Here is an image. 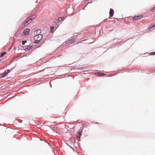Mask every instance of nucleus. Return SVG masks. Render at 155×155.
I'll list each match as a JSON object with an SVG mask.
<instances>
[{"instance_id":"12","label":"nucleus","mask_w":155,"mask_h":155,"mask_svg":"<svg viewBox=\"0 0 155 155\" xmlns=\"http://www.w3.org/2000/svg\"><path fill=\"white\" fill-rule=\"evenodd\" d=\"M62 18H61V17H59L58 20V24H60L61 21V19H62Z\"/></svg>"},{"instance_id":"4","label":"nucleus","mask_w":155,"mask_h":155,"mask_svg":"<svg viewBox=\"0 0 155 155\" xmlns=\"http://www.w3.org/2000/svg\"><path fill=\"white\" fill-rule=\"evenodd\" d=\"M114 10L112 8H110L109 11L110 16L111 17H112L114 15Z\"/></svg>"},{"instance_id":"6","label":"nucleus","mask_w":155,"mask_h":155,"mask_svg":"<svg viewBox=\"0 0 155 155\" xmlns=\"http://www.w3.org/2000/svg\"><path fill=\"white\" fill-rule=\"evenodd\" d=\"M32 21V19L30 18L29 19L26 20L25 21V23L26 24V25H28Z\"/></svg>"},{"instance_id":"15","label":"nucleus","mask_w":155,"mask_h":155,"mask_svg":"<svg viewBox=\"0 0 155 155\" xmlns=\"http://www.w3.org/2000/svg\"><path fill=\"white\" fill-rule=\"evenodd\" d=\"M39 42H40V41H39V40H35L34 41V44H37V43H38Z\"/></svg>"},{"instance_id":"20","label":"nucleus","mask_w":155,"mask_h":155,"mask_svg":"<svg viewBox=\"0 0 155 155\" xmlns=\"http://www.w3.org/2000/svg\"><path fill=\"white\" fill-rule=\"evenodd\" d=\"M137 18L136 17V16H135V17H134L133 18V20H137Z\"/></svg>"},{"instance_id":"11","label":"nucleus","mask_w":155,"mask_h":155,"mask_svg":"<svg viewBox=\"0 0 155 155\" xmlns=\"http://www.w3.org/2000/svg\"><path fill=\"white\" fill-rule=\"evenodd\" d=\"M136 17L137 19V20H139V19H140L141 18H142L143 17V16L142 15H141V16L138 15V16H136Z\"/></svg>"},{"instance_id":"9","label":"nucleus","mask_w":155,"mask_h":155,"mask_svg":"<svg viewBox=\"0 0 155 155\" xmlns=\"http://www.w3.org/2000/svg\"><path fill=\"white\" fill-rule=\"evenodd\" d=\"M36 17V15L35 14H34V15H32L31 16H30L31 18H30L31 19H32V20L35 19V18Z\"/></svg>"},{"instance_id":"22","label":"nucleus","mask_w":155,"mask_h":155,"mask_svg":"<svg viewBox=\"0 0 155 155\" xmlns=\"http://www.w3.org/2000/svg\"><path fill=\"white\" fill-rule=\"evenodd\" d=\"M61 18H62V19H61V21H62L64 20V18H64V17H61Z\"/></svg>"},{"instance_id":"2","label":"nucleus","mask_w":155,"mask_h":155,"mask_svg":"<svg viewBox=\"0 0 155 155\" xmlns=\"http://www.w3.org/2000/svg\"><path fill=\"white\" fill-rule=\"evenodd\" d=\"M41 31L40 29H38L34 31V34L36 36H40L41 38H43V36L41 34Z\"/></svg>"},{"instance_id":"27","label":"nucleus","mask_w":155,"mask_h":155,"mask_svg":"<svg viewBox=\"0 0 155 155\" xmlns=\"http://www.w3.org/2000/svg\"><path fill=\"white\" fill-rule=\"evenodd\" d=\"M51 36H52V35H48V38H49L50 36L51 37Z\"/></svg>"},{"instance_id":"26","label":"nucleus","mask_w":155,"mask_h":155,"mask_svg":"<svg viewBox=\"0 0 155 155\" xmlns=\"http://www.w3.org/2000/svg\"><path fill=\"white\" fill-rule=\"evenodd\" d=\"M152 25L153 28L155 27V23L154 24H152Z\"/></svg>"},{"instance_id":"18","label":"nucleus","mask_w":155,"mask_h":155,"mask_svg":"<svg viewBox=\"0 0 155 155\" xmlns=\"http://www.w3.org/2000/svg\"><path fill=\"white\" fill-rule=\"evenodd\" d=\"M153 28V27L152 25V24L151 25V26L148 28V29L149 30H150V29H152Z\"/></svg>"},{"instance_id":"13","label":"nucleus","mask_w":155,"mask_h":155,"mask_svg":"<svg viewBox=\"0 0 155 155\" xmlns=\"http://www.w3.org/2000/svg\"><path fill=\"white\" fill-rule=\"evenodd\" d=\"M37 36L38 37L37 38V40H39V41L42 38H41V37L40 36Z\"/></svg>"},{"instance_id":"28","label":"nucleus","mask_w":155,"mask_h":155,"mask_svg":"<svg viewBox=\"0 0 155 155\" xmlns=\"http://www.w3.org/2000/svg\"><path fill=\"white\" fill-rule=\"evenodd\" d=\"M80 68L81 70H82L83 69V68H82V67H81V68Z\"/></svg>"},{"instance_id":"1","label":"nucleus","mask_w":155,"mask_h":155,"mask_svg":"<svg viewBox=\"0 0 155 155\" xmlns=\"http://www.w3.org/2000/svg\"><path fill=\"white\" fill-rule=\"evenodd\" d=\"M10 70L7 69L6 71H5L4 72L0 74V75L1 78H3L7 76L8 74L10 72Z\"/></svg>"},{"instance_id":"17","label":"nucleus","mask_w":155,"mask_h":155,"mask_svg":"<svg viewBox=\"0 0 155 155\" xmlns=\"http://www.w3.org/2000/svg\"><path fill=\"white\" fill-rule=\"evenodd\" d=\"M150 55H155V52H150Z\"/></svg>"},{"instance_id":"21","label":"nucleus","mask_w":155,"mask_h":155,"mask_svg":"<svg viewBox=\"0 0 155 155\" xmlns=\"http://www.w3.org/2000/svg\"><path fill=\"white\" fill-rule=\"evenodd\" d=\"M155 11V7H153L152 9V12H154Z\"/></svg>"},{"instance_id":"37","label":"nucleus","mask_w":155,"mask_h":155,"mask_svg":"<svg viewBox=\"0 0 155 155\" xmlns=\"http://www.w3.org/2000/svg\"><path fill=\"white\" fill-rule=\"evenodd\" d=\"M87 5L85 6V7H86V6H87Z\"/></svg>"},{"instance_id":"31","label":"nucleus","mask_w":155,"mask_h":155,"mask_svg":"<svg viewBox=\"0 0 155 155\" xmlns=\"http://www.w3.org/2000/svg\"><path fill=\"white\" fill-rule=\"evenodd\" d=\"M22 122V120H21L20 121V123H21Z\"/></svg>"},{"instance_id":"24","label":"nucleus","mask_w":155,"mask_h":155,"mask_svg":"<svg viewBox=\"0 0 155 155\" xmlns=\"http://www.w3.org/2000/svg\"><path fill=\"white\" fill-rule=\"evenodd\" d=\"M83 129V127H81L80 129L79 130H80L81 131H82Z\"/></svg>"},{"instance_id":"35","label":"nucleus","mask_w":155,"mask_h":155,"mask_svg":"<svg viewBox=\"0 0 155 155\" xmlns=\"http://www.w3.org/2000/svg\"><path fill=\"white\" fill-rule=\"evenodd\" d=\"M17 33H18V32H17L15 34H16V35H17Z\"/></svg>"},{"instance_id":"34","label":"nucleus","mask_w":155,"mask_h":155,"mask_svg":"<svg viewBox=\"0 0 155 155\" xmlns=\"http://www.w3.org/2000/svg\"><path fill=\"white\" fill-rule=\"evenodd\" d=\"M45 69H44L42 71H44Z\"/></svg>"},{"instance_id":"38","label":"nucleus","mask_w":155,"mask_h":155,"mask_svg":"<svg viewBox=\"0 0 155 155\" xmlns=\"http://www.w3.org/2000/svg\"><path fill=\"white\" fill-rule=\"evenodd\" d=\"M71 41H72V40H71V39L70 41H71ZM73 41V40H72V41Z\"/></svg>"},{"instance_id":"19","label":"nucleus","mask_w":155,"mask_h":155,"mask_svg":"<svg viewBox=\"0 0 155 155\" xmlns=\"http://www.w3.org/2000/svg\"><path fill=\"white\" fill-rule=\"evenodd\" d=\"M26 46H23L22 47L20 48V50H25V49H24V47H26Z\"/></svg>"},{"instance_id":"8","label":"nucleus","mask_w":155,"mask_h":155,"mask_svg":"<svg viewBox=\"0 0 155 155\" xmlns=\"http://www.w3.org/2000/svg\"><path fill=\"white\" fill-rule=\"evenodd\" d=\"M54 29V26H51L50 27V33H53L54 32L53 30Z\"/></svg>"},{"instance_id":"25","label":"nucleus","mask_w":155,"mask_h":155,"mask_svg":"<svg viewBox=\"0 0 155 155\" xmlns=\"http://www.w3.org/2000/svg\"><path fill=\"white\" fill-rule=\"evenodd\" d=\"M29 48H30V49L32 48L33 46L31 45L30 46L29 45H28Z\"/></svg>"},{"instance_id":"3","label":"nucleus","mask_w":155,"mask_h":155,"mask_svg":"<svg viewBox=\"0 0 155 155\" xmlns=\"http://www.w3.org/2000/svg\"><path fill=\"white\" fill-rule=\"evenodd\" d=\"M30 31V30L29 29L27 28L25 29L23 32V33L25 35H28L29 34V32Z\"/></svg>"},{"instance_id":"30","label":"nucleus","mask_w":155,"mask_h":155,"mask_svg":"<svg viewBox=\"0 0 155 155\" xmlns=\"http://www.w3.org/2000/svg\"><path fill=\"white\" fill-rule=\"evenodd\" d=\"M20 48L19 47L18 48V50H20Z\"/></svg>"},{"instance_id":"36","label":"nucleus","mask_w":155,"mask_h":155,"mask_svg":"<svg viewBox=\"0 0 155 155\" xmlns=\"http://www.w3.org/2000/svg\"><path fill=\"white\" fill-rule=\"evenodd\" d=\"M83 10H85V8H83Z\"/></svg>"},{"instance_id":"16","label":"nucleus","mask_w":155,"mask_h":155,"mask_svg":"<svg viewBox=\"0 0 155 155\" xmlns=\"http://www.w3.org/2000/svg\"><path fill=\"white\" fill-rule=\"evenodd\" d=\"M27 46V47H26L25 49V51H28L29 50H30V49L29 48L28 45Z\"/></svg>"},{"instance_id":"10","label":"nucleus","mask_w":155,"mask_h":155,"mask_svg":"<svg viewBox=\"0 0 155 155\" xmlns=\"http://www.w3.org/2000/svg\"><path fill=\"white\" fill-rule=\"evenodd\" d=\"M7 52L6 51L2 52L0 55V58L2 57L3 56L6 54Z\"/></svg>"},{"instance_id":"14","label":"nucleus","mask_w":155,"mask_h":155,"mask_svg":"<svg viewBox=\"0 0 155 155\" xmlns=\"http://www.w3.org/2000/svg\"><path fill=\"white\" fill-rule=\"evenodd\" d=\"M27 42V41L26 40H23L22 41V45H24Z\"/></svg>"},{"instance_id":"5","label":"nucleus","mask_w":155,"mask_h":155,"mask_svg":"<svg viewBox=\"0 0 155 155\" xmlns=\"http://www.w3.org/2000/svg\"><path fill=\"white\" fill-rule=\"evenodd\" d=\"M95 75H99L100 76H103L105 75V74L103 73L102 72H96L95 73Z\"/></svg>"},{"instance_id":"33","label":"nucleus","mask_w":155,"mask_h":155,"mask_svg":"<svg viewBox=\"0 0 155 155\" xmlns=\"http://www.w3.org/2000/svg\"><path fill=\"white\" fill-rule=\"evenodd\" d=\"M107 18H106V19L105 20H105H107Z\"/></svg>"},{"instance_id":"32","label":"nucleus","mask_w":155,"mask_h":155,"mask_svg":"<svg viewBox=\"0 0 155 155\" xmlns=\"http://www.w3.org/2000/svg\"><path fill=\"white\" fill-rule=\"evenodd\" d=\"M98 123H97H97H94V124H98Z\"/></svg>"},{"instance_id":"29","label":"nucleus","mask_w":155,"mask_h":155,"mask_svg":"<svg viewBox=\"0 0 155 155\" xmlns=\"http://www.w3.org/2000/svg\"><path fill=\"white\" fill-rule=\"evenodd\" d=\"M42 44H40V45L39 46H37V48H38L39 47H40V46L41 45H42Z\"/></svg>"},{"instance_id":"23","label":"nucleus","mask_w":155,"mask_h":155,"mask_svg":"<svg viewBox=\"0 0 155 155\" xmlns=\"http://www.w3.org/2000/svg\"><path fill=\"white\" fill-rule=\"evenodd\" d=\"M82 131H81L80 130H78V133L80 134H81L82 135Z\"/></svg>"},{"instance_id":"7","label":"nucleus","mask_w":155,"mask_h":155,"mask_svg":"<svg viewBox=\"0 0 155 155\" xmlns=\"http://www.w3.org/2000/svg\"><path fill=\"white\" fill-rule=\"evenodd\" d=\"M81 134H80L77 133V138L78 139V140L79 141H80V138H81Z\"/></svg>"}]
</instances>
